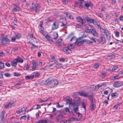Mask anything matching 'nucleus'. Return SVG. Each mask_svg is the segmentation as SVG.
Masks as SVG:
<instances>
[{"mask_svg":"<svg viewBox=\"0 0 123 123\" xmlns=\"http://www.w3.org/2000/svg\"><path fill=\"white\" fill-rule=\"evenodd\" d=\"M68 47H66L62 48V50L66 53L69 54L72 53L71 51L69 49V48L71 49H74L75 48L74 46L72 44H69L68 45Z\"/></svg>","mask_w":123,"mask_h":123,"instance_id":"nucleus-1","label":"nucleus"},{"mask_svg":"<svg viewBox=\"0 0 123 123\" xmlns=\"http://www.w3.org/2000/svg\"><path fill=\"white\" fill-rule=\"evenodd\" d=\"M45 82L47 84L57 85L58 84V81L56 79H52L51 78L48 79Z\"/></svg>","mask_w":123,"mask_h":123,"instance_id":"nucleus-2","label":"nucleus"},{"mask_svg":"<svg viewBox=\"0 0 123 123\" xmlns=\"http://www.w3.org/2000/svg\"><path fill=\"white\" fill-rule=\"evenodd\" d=\"M0 44L3 46L7 44L8 42H9V40L7 37H1L0 38Z\"/></svg>","mask_w":123,"mask_h":123,"instance_id":"nucleus-3","label":"nucleus"},{"mask_svg":"<svg viewBox=\"0 0 123 123\" xmlns=\"http://www.w3.org/2000/svg\"><path fill=\"white\" fill-rule=\"evenodd\" d=\"M76 19L78 22L81 23L82 24L81 25H78L79 27V28H80L82 27V26L83 25V24H84L85 23V19H82L80 17H77Z\"/></svg>","mask_w":123,"mask_h":123,"instance_id":"nucleus-4","label":"nucleus"},{"mask_svg":"<svg viewBox=\"0 0 123 123\" xmlns=\"http://www.w3.org/2000/svg\"><path fill=\"white\" fill-rule=\"evenodd\" d=\"M40 8V6L38 4H34L31 8V10L32 11H35L36 12H38Z\"/></svg>","mask_w":123,"mask_h":123,"instance_id":"nucleus-5","label":"nucleus"},{"mask_svg":"<svg viewBox=\"0 0 123 123\" xmlns=\"http://www.w3.org/2000/svg\"><path fill=\"white\" fill-rule=\"evenodd\" d=\"M81 38L80 37L77 39L75 43V44L78 46H80L82 45L83 43H84V40H82Z\"/></svg>","mask_w":123,"mask_h":123,"instance_id":"nucleus-6","label":"nucleus"},{"mask_svg":"<svg viewBox=\"0 0 123 123\" xmlns=\"http://www.w3.org/2000/svg\"><path fill=\"white\" fill-rule=\"evenodd\" d=\"M59 24V22H54L52 25V29L53 30H54L57 29Z\"/></svg>","mask_w":123,"mask_h":123,"instance_id":"nucleus-7","label":"nucleus"},{"mask_svg":"<svg viewBox=\"0 0 123 123\" xmlns=\"http://www.w3.org/2000/svg\"><path fill=\"white\" fill-rule=\"evenodd\" d=\"M100 42L102 43H104L105 41V38L103 35L102 34H100Z\"/></svg>","mask_w":123,"mask_h":123,"instance_id":"nucleus-8","label":"nucleus"},{"mask_svg":"<svg viewBox=\"0 0 123 123\" xmlns=\"http://www.w3.org/2000/svg\"><path fill=\"white\" fill-rule=\"evenodd\" d=\"M14 102L12 103L11 102H10L8 104H5L4 106V107L6 108H8V107H11L13 105V104Z\"/></svg>","mask_w":123,"mask_h":123,"instance_id":"nucleus-9","label":"nucleus"},{"mask_svg":"<svg viewBox=\"0 0 123 123\" xmlns=\"http://www.w3.org/2000/svg\"><path fill=\"white\" fill-rule=\"evenodd\" d=\"M92 32H91L90 33L92 34L94 36H97L98 35V34L97 32L96 31L95 29L93 28L91 31Z\"/></svg>","mask_w":123,"mask_h":123,"instance_id":"nucleus-10","label":"nucleus"},{"mask_svg":"<svg viewBox=\"0 0 123 123\" xmlns=\"http://www.w3.org/2000/svg\"><path fill=\"white\" fill-rule=\"evenodd\" d=\"M18 62L16 59H14L12 62H11V65L12 66L16 67L18 63Z\"/></svg>","mask_w":123,"mask_h":123,"instance_id":"nucleus-11","label":"nucleus"},{"mask_svg":"<svg viewBox=\"0 0 123 123\" xmlns=\"http://www.w3.org/2000/svg\"><path fill=\"white\" fill-rule=\"evenodd\" d=\"M19 10V8L16 5H14L13 6V8L12 10V11L13 12H18Z\"/></svg>","mask_w":123,"mask_h":123,"instance_id":"nucleus-12","label":"nucleus"},{"mask_svg":"<svg viewBox=\"0 0 123 123\" xmlns=\"http://www.w3.org/2000/svg\"><path fill=\"white\" fill-rule=\"evenodd\" d=\"M45 37L47 40L49 41V42L51 43H52L53 41L49 35H47Z\"/></svg>","mask_w":123,"mask_h":123,"instance_id":"nucleus-13","label":"nucleus"},{"mask_svg":"<svg viewBox=\"0 0 123 123\" xmlns=\"http://www.w3.org/2000/svg\"><path fill=\"white\" fill-rule=\"evenodd\" d=\"M88 98L91 101V103H95V99L93 98L92 95L89 96L88 97Z\"/></svg>","mask_w":123,"mask_h":123,"instance_id":"nucleus-14","label":"nucleus"},{"mask_svg":"<svg viewBox=\"0 0 123 123\" xmlns=\"http://www.w3.org/2000/svg\"><path fill=\"white\" fill-rule=\"evenodd\" d=\"M5 113V112L4 111H3L0 113V117L1 119L3 120L4 118V115Z\"/></svg>","mask_w":123,"mask_h":123,"instance_id":"nucleus-15","label":"nucleus"},{"mask_svg":"<svg viewBox=\"0 0 123 123\" xmlns=\"http://www.w3.org/2000/svg\"><path fill=\"white\" fill-rule=\"evenodd\" d=\"M85 18L87 22L90 23H92V22H93V19H91L87 16H85Z\"/></svg>","mask_w":123,"mask_h":123,"instance_id":"nucleus-16","label":"nucleus"},{"mask_svg":"<svg viewBox=\"0 0 123 123\" xmlns=\"http://www.w3.org/2000/svg\"><path fill=\"white\" fill-rule=\"evenodd\" d=\"M94 103H91V105L90 106V108L91 111H93L96 108L95 105L94 104Z\"/></svg>","mask_w":123,"mask_h":123,"instance_id":"nucleus-17","label":"nucleus"},{"mask_svg":"<svg viewBox=\"0 0 123 123\" xmlns=\"http://www.w3.org/2000/svg\"><path fill=\"white\" fill-rule=\"evenodd\" d=\"M79 93V94L80 96L84 97H86L87 96V93L83 92H81Z\"/></svg>","mask_w":123,"mask_h":123,"instance_id":"nucleus-18","label":"nucleus"},{"mask_svg":"<svg viewBox=\"0 0 123 123\" xmlns=\"http://www.w3.org/2000/svg\"><path fill=\"white\" fill-rule=\"evenodd\" d=\"M105 34L106 36L107 39L108 40H109L111 39V36L110 33H109L108 32V31Z\"/></svg>","mask_w":123,"mask_h":123,"instance_id":"nucleus-19","label":"nucleus"},{"mask_svg":"<svg viewBox=\"0 0 123 123\" xmlns=\"http://www.w3.org/2000/svg\"><path fill=\"white\" fill-rule=\"evenodd\" d=\"M100 32L102 33H104L105 34L108 31L106 29H104L102 28H101L100 29Z\"/></svg>","mask_w":123,"mask_h":123,"instance_id":"nucleus-20","label":"nucleus"},{"mask_svg":"<svg viewBox=\"0 0 123 123\" xmlns=\"http://www.w3.org/2000/svg\"><path fill=\"white\" fill-rule=\"evenodd\" d=\"M36 123H47V121L46 119L40 120Z\"/></svg>","mask_w":123,"mask_h":123,"instance_id":"nucleus-21","label":"nucleus"},{"mask_svg":"<svg viewBox=\"0 0 123 123\" xmlns=\"http://www.w3.org/2000/svg\"><path fill=\"white\" fill-rule=\"evenodd\" d=\"M34 77V75L27 76L25 77V79L26 80L32 79Z\"/></svg>","mask_w":123,"mask_h":123,"instance_id":"nucleus-22","label":"nucleus"},{"mask_svg":"<svg viewBox=\"0 0 123 123\" xmlns=\"http://www.w3.org/2000/svg\"><path fill=\"white\" fill-rule=\"evenodd\" d=\"M53 39H56L58 37V34L56 32H54L53 34Z\"/></svg>","mask_w":123,"mask_h":123,"instance_id":"nucleus-23","label":"nucleus"},{"mask_svg":"<svg viewBox=\"0 0 123 123\" xmlns=\"http://www.w3.org/2000/svg\"><path fill=\"white\" fill-rule=\"evenodd\" d=\"M86 27L87 29L88 30H89L92 31V28H93L91 26L89 25H86Z\"/></svg>","mask_w":123,"mask_h":123,"instance_id":"nucleus-24","label":"nucleus"},{"mask_svg":"<svg viewBox=\"0 0 123 123\" xmlns=\"http://www.w3.org/2000/svg\"><path fill=\"white\" fill-rule=\"evenodd\" d=\"M40 106L38 105H35L33 106L32 107V109H37L40 108Z\"/></svg>","mask_w":123,"mask_h":123,"instance_id":"nucleus-25","label":"nucleus"},{"mask_svg":"<svg viewBox=\"0 0 123 123\" xmlns=\"http://www.w3.org/2000/svg\"><path fill=\"white\" fill-rule=\"evenodd\" d=\"M66 101H67L66 104H68L72 101V99L71 98L68 97H67L66 99Z\"/></svg>","mask_w":123,"mask_h":123,"instance_id":"nucleus-26","label":"nucleus"},{"mask_svg":"<svg viewBox=\"0 0 123 123\" xmlns=\"http://www.w3.org/2000/svg\"><path fill=\"white\" fill-rule=\"evenodd\" d=\"M33 66L32 68V70L33 71L35 70L36 68V62H32Z\"/></svg>","mask_w":123,"mask_h":123,"instance_id":"nucleus-27","label":"nucleus"},{"mask_svg":"<svg viewBox=\"0 0 123 123\" xmlns=\"http://www.w3.org/2000/svg\"><path fill=\"white\" fill-rule=\"evenodd\" d=\"M111 96L115 98H117L118 96V93L117 92L115 93H111Z\"/></svg>","mask_w":123,"mask_h":123,"instance_id":"nucleus-28","label":"nucleus"},{"mask_svg":"<svg viewBox=\"0 0 123 123\" xmlns=\"http://www.w3.org/2000/svg\"><path fill=\"white\" fill-rule=\"evenodd\" d=\"M13 86L12 87V89H18L20 88V85H13Z\"/></svg>","mask_w":123,"mask_h":123,"instance_id":"nucleus-29","label":"nucleus"},{"mask_svg":"<svg viewBox=\"0 0 123 123\" xmlns=\"http://www.w3.org/2000/svg\"><path fill=\"white\" fill-rule=\"evenodd\" d=\"M115 57V55L114 54H111L108 56L107 58L109 59H111Z\"/></svg>","mask_w":123,"mask_h":123,"instance_id":"nucleus-30","label":"nucleus"},{"mask_svg":"<svg viewBox=\"0 0 123 123\" xmlns=\"http://www.w3.org/2000/svg\"><path fill=\"white\" fill-rule=\"evenodd\" d=\"M119 78H120L119 77L118 75H117L112 77V80H114L117 79H118Z\"/></svg>","mask_w":123,"mask_h":123,"instance_id":"nucleus-31","label":"nucleus"},{"mask_svg":"<svg viewBox=\"0 0 123 123\" xmlns=\"http://www.w3.org/2000/svg\"><path fill=\"white\" fill-rule=\"evenodd\" d=\"M66 15L67 18H68L71 19H73L74 17L68 14L67 13H66Z\"/></svg>","mask_w":123,"mask_h":123,"instance_id":"nucleus-32","label":"nucleus"},{"mask_svg":"<svg viewBox=\"0 0 123 123\" xmlns=\"http://www.w3.org/2000/svg\"><path fill=\"white\" fill-rule=\"evenodd\" d=\"M61 24L60 25V26L61 27H63V28L64 29H65L67 28V25L65 24H64L63 23H61Z\"/></svg>","mask_w":123,"mask_h":123,"instance_id":"nucleus-33","label":"nucleus"},{"mask_svg":"<svg viewBox=\"0 0 123 123\" xmlns=\"http://www.w3.org/2000/svg\"><path fill=\"white\" fill-rule=\"evenodd\" d=\"M17 60V62H19L22 63L23 62V61L22 58H21L19 57L17 58L16 59Z\"/></svg>","mask_w":123,"mask_h":123,"instance_id":"nucleus-34","label":"nucleus"},{"mask_svg":"<svg viewBox=\"0 0 123 123\" xmlns=\"http://www.w3.org/2000/svg\"><path fill=\"white\" fill-rule=\"evenodd\" d=\"M84 42L86 43H93V42L92 41L85 39H84Z\"/></svg>","mask_w":123,"mask_h":123,"instance_id":"nucleus-35","label":"nucleus"},{"mask_svg":"<svg viewBox=\"0 0 123 123\" xmlns=\"http://www.w3.org/2000/svg\"><path fill=\"white\" fill-rule=\"evenodd\" d=\"M40 32L45 37H46V36L47 35H48V34H47L43 30H42L40 31Z\"/></svg>","mask_w":123,"mask_h":123,"instance_id":"nucleus-36","label":"nucleus"},{"mask_svg":"<svg viewBox=\"0 0 123 123\" xmlns=\"http://www.w3.org/2000/svg\"><path fill=\"white\" fill-rule=\"evenodd\" d=\"M63 116L61 114L58 115L57 117V118L58 120H60L62 119Z\"/></svg>","mask_w":123,"mask_h":123,"instance_id":"nucleus-37","label":"nucleus"},{"mask_svg":"<svg viewBox=\"0 0 123 123\" xmlns=\"http://www.w3.org/2000/svg\"><path fill=\"white\" fill-rule=\"evenodd\" d=\"M78 107H74V112L76 114L78 112L77 111H79Z\"/></svg>","mask_w":123,"mask_h":123,"instance_id":"nucleus-38","label":"nucleus"},{"mask_svg":"<svg viewBox=\"0 0 123 123\" xmlns=\"http://www.w3.org/2000/svg\"><path fill=\"white\" fill-rule=\"evenodd\" d=\"M0 69H1L4 68V63L1 62H0Z\"/></svg>","mask_w":123,"mask_h":123,"instance_id":"nucleus-39","label":"nucleus"},{"mask_svg":"<svg viewBox=\"0 0 123 123\" xmlns=\"http://www.w3.org/2000/svg\"><path fill=\"white\" fill-rule=\"evenodd\" d=\"M80 92H74V93L72 95V96L74 97H75V96L78 95L79 94V93Z\"/></svg>","mask_w":123,"mask_h":123,"instance_id":"nucleus-40","label":"nucleus"},{"mask_svg":"<svg viewBox=\"0 0 123 123\" xmlns=\"http://www.w3.org/2000/svg\"><path fill=\"white\" fill-rule=\"evenodd\" d=\"M45 23H49L51 22L52 20L50 19L49 18H48L46 19L45 20Z\"/></svg>","mask_w":123,"mask_h":123,"instance_id":"nucleus-41","label":"nucleus"},{"mask_svg":"<svg viewBox=\"0 0 123 123\" xmlns=\"http://www.w3.org/2000/svg\"><path fill=\"white\" fill-rule=\"evenodd\" d=\"M119 104H117L116 105L114 106L113 109L114 110H116L118 107V106L119 105Z\"/></svg>","mask_w":123,"mask_h":123,"instance_id":"nucleus-42","label":"nucleus"},{"mask_svg":"<svg viewBox=\"0 0 123 123\" xmlns=\"http://www.w3.org/2000/svg\"><path fill=\"white\" fill-rule=\"evenodd\" d=\"M35 77H37L38 76L40 75V74L38 72H34L33 73Z\"/></svg>","mask_w":123,"mask_h":123,"instance_id":"nucleus-43","label":"nucleus"},{"mask_svg":"<svg viewBox=\"0 0 123 123\" xmlns=\"http://www.w3.org/2000/svg\"><path fill=\"white\" fill-rule=\"evenodd\" d=\"M79 105V104L77 103H76L75 102H73V106L74 107H78Z\"/></svg>","mask_w":123,"mask_h":123,"instance_id":"nucleus-44","label":"nucleus"},{"mask_svg":"<svg viewBox=\"0 0 123 123\" xmlns=\"http://www.w3.org/2000/svg\"><path fill=\"white\" fill-rule=\"evenodd\" d=\"M23 111L22 110V109H21L17 111V112L18 114H20L21 112Z\"/></svg>","mask_w":123,"mask_h":123,"instance_id":"nucleus-45","label":"nucleus"},{"mask_svg":"<svg viewBox=\"0 0 123 123\" xmlns=\"http://www.w3.org/2000/svg\"><path fill=\"white\" fill-rule=\"evenodd\" d=\"M64 109L66 112H68L69 113H71V112L69 110L68 108V107L65 108Z\"/></svg>","mask_w":123,"mask_h":123,"instance_id":"nucleus-46","label":"nucleus"},{"mask_svg":"<svg viewBox=\"0 0 123 123\" xmlns=\"http://www.w3.org/2000/svg\"><path fill=\"white\" fill-rule=\"evenodd\" d=\"M122 84V82L120 81H117L114 82L113 85H121Z\"/></svg>","mask_w":123,"mask_h":123,"instance_id":"nucleus-47","label":"nucleus"},{"mask_svg":"<svg viewBox=\"0 0 123 123\" xmlns=\"http://www.w3.org/2000/svg\"><path fill=\"white\" fill-rule=\"evenodd\" d=\"M82 3L80 2H78L77 3L78 5H79L80 8H83V6H82Z\"/></svg>","mask_w":123,"mask_h":123,"instance_id":"nucleus-48","label":"nucleus"},{"mask_svg":"<svg viewBox=\"0 0 123 123\" xmlns=\"http://www.w3.org/2000/svg\"><path fill=\"white\" fill-rule=\"evenodd\" d=\"M92 23H93L95 26L98 24L97 22L94 19L93 20V22H92Z\"/></svg>","mask_w":123,"mask_h":123,"instance_id":"nucleus-49","label":"nucleus"},{"mask_svg":"<svg viewBox=\"0 0 123 123\" xmlns=\"http://www.w3.org/2000/svg\"><path fill=\"white\" fill-rule=\"evenodd\" d=\"M118 68V67L117 66H114L112 69V70L113 71H114L116 70Z\"/></svg>","mask_w":123,"mask_h":123,"instance_id":"nucleus-50","label":"nucleus"},{"mask_svg":"<svg viewBox=\"0 0 123 123\" xmlns=\"http://www.w3.org/2000/svg\"><path fill=\"white\" fill-rule=\"evenodd\" d=\"M90 6V4L88 3H86L84 5V6L85 7H87V8H88Z\"/></svg>","mask_w":123,"mask_h":123,"instance_id":"nucleus-51","label":"nucleus"},{"mask_svg":"<svg viewBox=\"0 0 123 123\" xmlns=\"http://www.w3.org/2000/svg\"><path fill=\"white\" fill-rule=\"evenodd\" d=\"M23 80H21L19 81V82L16 85H20L21 84H23L24 83Z\"/></svg>","mask_w":123,"mask_h":123,"instance_id":"nucleus-52","label":"nucleus"},{"mask_svg":"<svg viewBox=\"0 0 123 123\" xmlns=\"http://www.w3.org/2000/svg\"><path fill=\"white\" fill-rule=\"evenodd\" d=\"M5 75L6 77H10L11 75L10 74L8 73H6L4 74Z\"/></svg>","mask_w":123,"mask_h":123,"instance_id":"nucleus-53","label":"nucleus"},{"mask_svg":"<svg viewBox=\"0 0 123 123\" xmlns=\"http://www.w3.org/2000/svg\"><path fill=\"white\" fill-rule=\"evenodd\" d=\"M16 37L17 39H19L20 37V35L19 34H18L16 35Z\"/></svg>","mask_w":123,"mask_h":123,"instance_id":"nucleus-54","label":"nucleus"},{"mask_svg":"<svg viewBox=\"0 0 123 123\" xmlns=\"http://www.w3.org/2000/svg\"><path fill=\"white\" fill-rule=\"evenodd\" d=\"M14 75L15 76H18L20 75V74L18 73L14 72Z\"/></svg>","mask_w":123,"mask_h":123,"instance_id":"nucleus-55","label":"nucleus"},{"mask_svg":"<svg viewBox=\"0 0 123 123\" xmlns=\"http://www.w3.org/2000/svg\"><path fill=\"white\" fill-rule=\"evenodd\" d=\"M26 118V115H24L22 116L20 118L21 119H24L25 120V118Z\"/></svg>","mask_w":123,"mask_h":123,"instance_id":"nucleus-56","label":"nucleus"},{"mask_svg":"<svg viewBox=\"0 0 123 123\" xmlns=\"http://www.w3.org/2000/svg\"><path fill=\"white\" fill-rule=\"evenodd\" d=\"M39 112H37L36 114V118H38L39 116Z\"/></svg>","mask_w":123,"mask_h":123,"instance_id":"nucleus-57","label":"nucleus"},{"mask_svg":"<svg viewBox=\"0 0 123 123\" xmlns=\"http://www.w3.org/2000/svg\"><path fill=\"white\" fill-rule=\"evenodd\" d=\"M16 40V38L15 37H12L11 38V41L12 42H14Z\"/></svg>","mask_w":123,"mask_h":123,"instance_id":"nucleus-58","label":"nucleus"},{"mask_svg":"<svg viewBox=\"0 0 123 123\" xmlns=\"http://www.w3.org/2000/svg\"><path fill=\"white\" fill-rule=\"evenodd\" d=\"M115 36L117 37H118L119 35V32L117 31L115 32Z\"/></svg>","mask_w":123,"mask_h":123,"instance_id":"nucleus-59","label":"nucleus"},{"mask_svg":"<svg viewBox=\"0 0 123 123\" xmlns=\"http://www.w3.org/2000/svg\"><path fill=\"white\" fill-rule=\"evenodd\" d=\"M73 102H72V101L69 103V107H70L71 106H73Z\"/></svg>","mask_w":123,"mask_h":123,"instance_id":"nucleus-60","label":"nucleus"},{"mask_svg":"<svg viewBox=\"0 0 123 123\" xmlns=\"http://www.w3.org/2000/svg\"><path fill=\"white\" fill-rule=\"evenodd\" d=\"M99 66V64L98 63H97L94 65V68H98Z\"/></svg>","mask_w":123,"mask_h":123,"instance_id":"nucleus-61","label":"nucleus"},{"mask_svg":"<svg viewBox=\"0 0 123 123\" xmlns=\"http://www.w3.org/2000/svg\"><path fill=\"white\" fill-rule=\"evenodd\" d=\"M90 39L93 42L95 43L96 42V40L94 38L91 37L90 38Z\"/></svg>","mask_w":123,"mask_h":123,"instance_id":"nucleus-62","label":"nucleus"},{"mask_svg":"<svg viewBox=\"0 0 123 123\" xmlns=\"http://www.w3.org/2000/svg\"><path fill=\"white\" fill-rule=\"evenodd\" d=\"M85 31H86V32L87 33L88 32V33H90L91 32H92L91 31L89 30H88V29H86L85 30Z\"/></svg>","mask_w":123,"mask_h":123,"instance_id":"nucleus-63","label":"nucleus"},{"mask_svg":"<svg viewBox=\"0 0 123 123\" xmlns=\"http://www.w3.org/2000/svg\"><path fill=\"white\" fill-rule=\"evenodd\" d=\"M71 119H70L67 120H66V123H69L71 122L72 121Z\"/></svg>","mask_w":123,"mask_h":123,"instance_id":"nucleus-64","label":"nucleus"}]
</instances>
